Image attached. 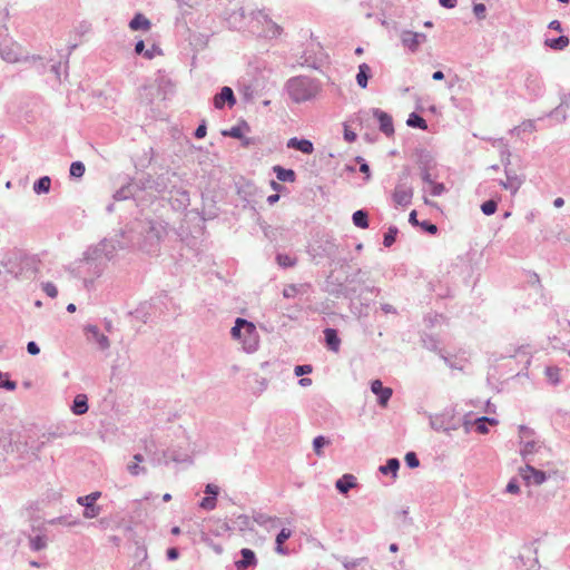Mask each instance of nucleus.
I'll return each mask as SVG.
<instances>
[{
	"instance_id": "f257e3e1",
	"label": "nucleus",
	"mask_w": 570,
	"mask_h": 570,
	"mask_svg": "<svg viewBox=\"0 0 570 570\" xmlns=\"http://www.w3.org/2000/svg\"><path fill=\"white\" fill-rule=\"evenodd\" d=\"M125 233L115 234L86 249L73 272L77 277L82 279L83 286L88 291L92 288L95 281L104 274L108 263L118 257V252L125 250L129 246V240H125Z\"/></svg>"
},
{
	"instance_id": "f03ea898",
	"label": "nucleus",
	"mask_w": 570,
	"mask_h": 570,
	"mask_svg": "<svg viewBox=\"0 0 570 570\" xmlns=\"http://www.w3.org/2000/svg\"><path fill=\"white\" fill-rule=\"evenodd\" d=\"M125 233V240H129V246H137L141 252L154 255L159 252L160 243L166 236V225L159 219H145L137 223L136 227L127 230H120L118 234Z\"/></svg>"
},
{
	"instance_id": "7ed1b4c3",
	"label": "nucleus",
	"mask_w": 570,
	"mask_h": 570,
	"mask_svg": "<svg viewBox=\"0 0 570 570\" xmlns=\"http://www.w3.org/2000/svg\"><path fill=\"white\" fill-rule=\"evenodd\" d=\"M176 305L167 292H159L148 302L141 303L132 313L135 318L148 323L166 314H176Z\"/></svg>"
},
{
	"instance_id": "20e7f679",
	"label": "nucleus",
	"mask_w": 570,
	"mask_h": 570,
	"mask_svg": "<svg viewBox=\"0 0 570 570\" xmlns=\"http://www.w3.org/2000/svg\"><path fill=\"white\" fill-rule=\"evenodd\" d=\"M289 99L295 104H302L314 99L321 88L320 82L306 76L289 78L284 87Z\"/></svg>"
},
{
	"instance_id": "39448f33",
	"label": "nucleus",
	"mask_w": 570,
	"mask_h": 570,
	"mask_svg": "<svg viewBox=\"0 0 570 570\" xmlns=\"http://www.w3.org/2000/svg\"><path fill=\"white\" fill-rule=\"evenodd\" d=\"M230 335L234 340H237L242 343L243 350L246 353H253L258 348V334L254 323L237 317L234 326L230 330Z\"/></svg>"
},
{
	"instance_id": "423d86ee",
	"label": "nucleus",
	"mask_w": 570,
	"mask_h": 570,
	"mask_svg": "<svg viewBox=\"0 0 570 570\" xmlns=\"http://www.w3.org/2000/svg\"><path fill=\"white\" fill-rule=\"evenodd\" d=\"M181 179L179 175L174 170H166L155 178L151 176H148L144 180H141V187L142 189H153L159 194L168 193L174 194V191L177 189V187L180 185Z\"/></svg>"
},
{
	"instance_id": "0eeeda50",
	"label": "nucleus",
	"mask_w": 570,
	"mask_h": 570,
	"mask_svg": "<svg viewBox=\"0 0 570 570\" xmlns=\"http://www.w3.org/2000/svg\"><path fill=\"white\" fill-rule=\"evenodd\" d=\"M10 446H12L20 454H32L38 456V453L46 445L40 435H37L32 429L26 430V435L18 434L17 438H11Z\"/></svg>"
},
{
	"instance_id": "6e6552de",
	"label": "nucleus",
	"mask_w": 570,
	"mask_h": 570,
	"mask_svg": "<svg viewBox=\"0 0 570 570\" xmlns=\"http://www.w3.org/2000/svg\"><path fill=\"white\" fill-rule=\"evenodd\" d=\"M429 423L435 432H443L451 435L452 431L460 428V421L456 419L455 406H446L442 412L429 415Z\"/></svg>"
},
{
	"instance_id": "1a4fd4ad",
	"label": "nucleus",
	"mask_w": 570,
	"mask_h": 570,
	"mask_svg": "<svg viewBox=\"0 0 570 570\" xmlns=\"http://www.w3.org/2000/svg\"><path fill=\"white\" fill-rule=\"evenodd\" d=\"M338 245L335 242V238L328 235H323L322 237L314 240V243L308 248V254L311 257L316 261L317 258H327L331 262H335L338 253Z\"/></svg>"
},
{
	"instance_id": "9d476101",
	"label": "nucleus",
	"mask_w": 570,
	"mask_h": 570,
	"mask_svg": "<svg viewBox=\"0 0 570 570\" xmlns=\"http://www.w3.org/2000/svg\"><path fill=\"white\" fill-rule=\"evenodd\" d=\"M327 55L321 43H309L303 50L298 63L313 70H322L326 63Z\"/></svg>"
},
{
	"instance_id": "9b49d317",
	"label": "nucleus",
	"mask_w": 570,
	"mask_h": 570,
	"mask_svg": "<svg viewBox=\"0 0 570 570\" xmlns=\"http://www.w3.org/2000/svg\"><path fill=\"white\" fill-rule=\"evenodd\" d=\"M410 176L409 168H404L403 171L399 176L397 184L395 186L393 193V200L396 205L406 207L412 203L413 198V188L407 183V178Z\"/></svg>"
},
{
	"instance_id": "f8f14e48",
	"label": "nucleus",
	"mask_w": 570,
	"mask_h": 570,
	"mask_svg": "<svg viewBox=\"0 0 570 570\" xmlns=\"http://www.w3.org/2000/svg\"><path fill=\"white\" fill-rule=\"evenodd\" d=\"M416 164L420 168L421 178L424 183H432V171L436 167V160L433 154L424 148L416 149Z\"/></svg>"
},
{
	"instance_id": "ddd939ff",
	"label": "nucleus",
	"mask_w": 570,
	"mask_h": 570,
	"mask_svg": "<svg viewBox=\"0 0 570 570\" xmlns=\"http://www.w3.org/2000/svg\"><path fill=\"white\" fill-rule=\"evenodd\" d=\"M524 88L528 94L527 98L531 101L543 96L546 88L538 71L528 70L524 73Z\"/></svg>"
},
{
	"instance_id": "4468645a",
	"label": "nucleus",
	"mask_w": 570,
	"mask_h": 570,
	"mask_svg": "<svg viewBox=\"0 0 570 570\" xmlns=\"http://www.w3.org/2000/svg\"><path fill=\"white\" fill-rule=\"evenodd\" d=\"M100 497V491H94L89 494L80 495L76 499V502L83 507V518L95 519L101 513L102 508L96 503Z\"/></svg>"
},
{
	"instance_id": "2eb2a0df",
	"label": "nucleus",
	"mask_w": 570,
	"mask_h": 570,
	"mask_svg": "<svg viewBox=\"0 0 570 570\" xmlns=\"http://www.w3.org/2000/svg\"><path fill=\"white\" fill-rule=\"evenodd\" d=\"M502 164L504 166V173H505L507 180H500L499 184L505 190H509L512 195H514L522 186L524 178L519 176L514 170L509 168L510 154H508V156L505 158H502Z\"/></svg>"
},
{
	"instance_id": "dca6fc26",
	"label": "nucleus",
	"mask_w": 570,
	"mask_h": 570,
	"mask_svg": "<svg viewBox=\"0 0 570 570\" xmlns=\"http://www.w3.org/2000/svg\"><path fill=\"white\" fill-rule=\"evenodd\" d=\"M519 474L528 485H541L551 476L549 472L538 470L529 462L525 464L524 468L519 469Z\"/></svg>"
},
{
	"instance_id": "f3484780",
	"label": "nucleus",
	"mask_w": 570,
	"mask_h": 570,
	"mask_svg": "<svg viewBox=\"0 0 570 570\" xmlns=\"http://www.w3.org/2000/svg\"><path fill=\"white\" fill-rule=\"evenodd\" d=\"M26 61L31 62L39 73H45L49 69L58 80H60L62 72H65L66 76L68 75L67 69H65V62L62 63L61 61L49 65V62H45L43 58L40 56L27 57Z\"/></svg>"
},
{
	"instance_id": "a211bd4d",
	"label": "nucleus",
	"mask_w": 570,
	"mask_h": 570,
	"mask_svg": "<svg viewBox=\"0 0 570 570\" xmlns=\"http://www.w3.org/2000/svg\"><path fill=\"white\" fill-rule=\"evenodd\" d=\"M237 100L233 89L228 86H224L213 97V106L217 110H223L225 107L233 108L236 105Z\"/></svg>"
},
{
	"instance_id": "6ab92c4d",
	"label": "nucleus",
	"mask_w": 570,
	"mask_h": 570,
	"mask_svg": "<svg viewBox=\"0 0 570 570\" xmlns=\"http://www.w3.org/2000/svg\"><path fill=\"white\" fill-rule=\"evenodd\" d=\"M372 115L377 120L380 130L386 137H391L394 135L395 130L393 125V118L390 114L380 108H373Z\"/></svg>"
},
{
	"instance_id": "aec40b11",
	"label": "nucleus",
	"mask_w": 570,
	"mask_h": 570,
	"mask_svg": "<svg viewBox=\"0 0 570 570\" xmlns=\"http://www.w3.org/2000/svg\"><path fill=\"white\" fill-rule=\"evenodd\" d=\"M239 556L240 558L234 562L236 570H254L257 567L258 560L256 553L252 549H240Z\"/></svg>"
},
{
	"instance_id": "412c9836",
	"label": "nucleus",
	"mask_w": 570,
	"mask_h": 570,
	"mask_svg": "<svg viewBox=\"0 0 570 570\" xmlns=\"http://www.w3.org/2000/svg\"><path fill=\"white\" fill-rule=\"evenodd\" d=\"M85 333L89 342H95L101 351L109 348L110 342L107 335L100 332L99 327L94 324L85 326Z\"/></svg>"
},
{
	"instance_id": "4be33fe9",
	"label": "nucleus",
	"mask_w": 570,
	"mask_h": 570,
	"mask_svg": "<svg viewBox=\"0 0 570 570\" xmlns=\"http://www.w3.org/2000/svg\"><path fill=\"white\" fill-rule=\"evenodd\" d=\"M140 187L141 181L138 184L135 183L134 179H130L127 184L122 185L119 189L115 191L112 198L117 202L135 198L139 191L145 190Z\"/></svg>"
},
{
	"instance_id": "5701e85b",
	"label": "nucleus",
	"mask_w": 570,
	"mask_h": 570,
	"mask_svg": "<svg viewBox=\"0 0 570 570\" xmlns=\"http://www.w3.org/2000/svg\"><path fill=\"white\" fill-rule=\"evenodd\" d=\"M158 463L168 464L170 462L185 463L191 462L190 455L183 450L176 448H167L163 451V458L157 459Z\"/></svg>"
},
{
	"instance_id": "b1692460",
	"label": "nucleus",
	"mask_w": 570,
	"mask_h": 570,
	"mask_svg": "<svg viewBox=\"0 0 570 570\" xmlns=\"http://www.w3.org/2000/svg\"><path fill=\"white\" fill-rule=\"evenodd\" d=\"M371 391L376 395L377 404L382 407L387 405L393 394L392 389L384 386L381 380H373L371 382Z\"/></svg>"
},
{
	"instance_id": "393cba45",
	"label": "nucleus",
	"mask_w": 570,
	"mask_h": 570,
	"mask_svg": "<svg viewBox=\"0 0 570 570\" xmlns=\"http://www.w3.org/2000/svg\"><path fill=\"white\" fill-rule=\"evenodd\" d=\"M238 94L245 104H252L258 96L257 85L253 80H242L237 85Z\"/></svg>"
},
{
	"instance_id": "a878e982",
	"label": "nucleus",
	"mask_w": 570,
	"mask_h": 570,
	"mask_svg": "<svg viewBox=\"0 0 570 570\" xmlns=\"http://www.w3.org/2000/svg\"><path fill=\"white\" fill-rule=\"evenodd\" d=\"M170 195V204L175 210L187 209V207L190 204V196L188 190L181 188L179 185L177 189L174 191V194Z\"/></svg>"
},
{
	"instance_id": "bb28decb",
	"label": "nucleus",
	"mask_w": 570,
	"mask_h": 570,
	"mask_svg": "<svg viewBox=\"0 0 570 570\" xmlns=\"http://www.w3.org/2000/svg\"><path fill=\"white\" fill-rule=\"evenodd\" d=\"M324 334V344L326 348L331 352L337 353L341 348V337L338 335V331L333 327H326L323 331Z\"/></svg>"
},
{
	"instance_id": "cd10ccee",
	"label": "nucleus",
	"mask_w": 570,
	"mask_h": 570,
	"mask_svg": "<svg viewBox=\"0 0 570 570\" xmlns=\"http://www.w3.org/2000/svg\"><path fill=\"white\" fill-rule=\"evenodd\" d=\"M286 147L288 149L298 150L305 155H311L314 151V145L309 139L292 137L287 140Z\"/></svg>"
},
{
	"instance_id": "c85d7f7f",
	"label": "nucleus",
	"mask_w": 570,
	"mask_h": 570,
	"mask_svg": "<svg viewBox=\"0 0 570 570\" xmlns=\"http://www.w3.org/2000/svg\"><path fill=\"white\" fill-rule=\"evenodd\" d=\"M40 532L36 535H29V548L32 552H39L48 547V538L43 527L37 528Z\"/></svg>"
},
{
	"instance_id": "c756f323",
	"label": "nucleus",
	"mask_w": 570,
	"mask_h": 570,
	"mask_svg": "<svg viewBox=\"0 0 570 570\" xmlns=\"http://www.w3.org/2000/svg\"><path fill=\"white\" fill-rule=\"evenodd\" d=\"M419 37H421L420 32L404 30L401 33V42L405 48L409 49V51L415 53L421 45V40H419Z\"/></svg>"
},
{
	"instance_id": "7c9ffc66",
	"label": "nucleus",
	"mask_w": 570,
	"mask_h": 570,
	"mask_svg": "<svg viewBox=\"0 0 570 570\" xmlns=\"http://www.w3.org/2000/svg\"><path fill=\"white\" fill-rule=\"evenodd\" d=\"M253 521L266 530L274 529L282 523V520L277 517H272L263 512H255L253 514Z\"/></svg>"
},
{
	"instance_id": "2f4dec72",
	"label": "nucleus",
	"mask_w": 570,
	"mask_h": 570,
	"mask_svg": "<svg viewBox=\"0 0 570 570\" xmlns=\"http://www.w3.org/2000/svg\"><path fill=\"white\" fill-rule=\"evenodd\" d=\"M357 487L356 478L351 473L343 474L335 482V489L341 494H347L350 490Z\"/></svg>"
},
{
	"instance_id": "473e14b6",
	"label": "nucleus",
	"mask_w": 570,
	"mask_h": 570,
	"mask_svg": "<svg viewBox=\"0 0 570 570\" xmlns=\"http://www.w3.org/2000/svg\"><path fill=\"white\" fill-rule=\"evenodd\" d=\"M291 537H292V530L291 529L282 528L279 530V532L277 533L276 539H275V551L278 554H282V556H288L289 554V550H288L287 547H285L284 543Z\"/></svg>"
},
{
	"instance_id": "72a5a7b5",
	"label": "nucleus",
	"mask_w": 570,
	"mask_h": 570,
	"mask_svg": "<svg viewBox=\"0 0 570 570\" xmlns=\"http://www.w3.org/2000/svg\"><path fill=\"white\" fill-rule=\"evenodd\" d=\"M342 563L345 570H372V567L370 566V560L366 557L351 560L344 558Z\"/></svg>"
},
{
	"instance_id": "f704fd0d",
	"label": "nucleus",
	"mask_w": 570,
	"mask_h": 570,
	"mask_svg": "<svg viewBox=\"0 0 570 570\" xmlns=\"http://www.w3.org/2000/svg\"><path fill=\"white\" fill-rule=\"evenodd\" d=\"M400 465L401 463L397 458H390L384 464L379 466V472L383 475H391L393 479H396Z\"/></svg>"
},
{
	"instance_id": "c9c22d12",
	"label": "nucleus",
	"mask_w": 570,
	"mask_h": 570,
	"mask_svg": "<svg viewBox=\"0 0 570 570\" xmlns=\"http://www.w3.org/2000/svg\"><path fill=\"white\" fill-rule=\"evenodd\" d=\"M344 284L335 278L334 273L331 272L325 279V291L334 296H340L343 293Z\"/></svg>"
},
{
	"instance_id": "e433bc0d",
	"label": "nucleus",
	"mask_w": 570,
	"mask_h": 570,
	"mask_svg": "<svg viewBox=\"0 0 570 570\" xmlns=\"http://www.w3.org/2000/svg\"><path fill=\"white\" fill-rule=\"evenodd\" d=\"M273 171L281 183H294L296 180V173L292 168H285L281 165H275Z\"/></svg>"
},
{
	"instance_id": "4c0bfd02",
	"label": "nucleus",
	"mask_w": 570,
	"mask_h": 570,
	"mask_svg": "<svg viewBox=\"0 0 570 570\" xmlns=\"http://www.w3.org/2000/svg\"><path fill=\"white\" fill-rule=\"evenodd\" d=\"M421 343L424 348L431 352L438 353L440 356V352H443L442 348H440V341L436 336L429 334V333H422L421 336Z\"/></svg>"
},
{
	"instance_id": "58836bf2",
	"label": "nucleus",
	"mask_w": 570,
	"mask_h": 570,
	"mask_svg": "<svg viewBox=\"0 0 570 570\" xmlns=\"http://www.w3.org/2000/svg\"><path fill=\"white\" fill-rule=\"evenodd\" d=\"M151 27V22L148 18L145 17V14L137 12L132 17V19L129 21V28L134 31L142 30L147 31Z\"/></svg>"
},
{
	"instance_id": "ea45409f",
	"label": "nucleus",
	"mask_w": 570,
	"mask_h": 570,
	"mask_svg": "<svg viewBox=\"0 0 570 570\" xmlns=\"http://www.w3.org/2000/svg\"><path fill=\"white\" fill-rule=\"evenodd\" d=\"M70 409L75 415H82L87 413L89 409L87 395L77 394L72 401Z\"/></svg>"
},
{
	"instance_id": "a19ab883",
	"label": "nucleus",
	"mask_w": 570,
	"mask_h": 570,
	"mask_svg": "<svg viewBox=\"0 0 570 570\" xmlns=\"http://www.w3.org/2000/svg\"><path fill=\"white\" fill-rule=\"evenodd\" d=\"M372 77L371 67L363 62L358 66V71L356 73V83L360 88L365 89L368 85V80Z\"/></svg>"
},
{
	"instance_id": "79ce46f5",
	"label": "nucleus",
	"mask_w": 570,
	"mask_h": 570,
	"mask_svg": "<svg viewBox=\"0 0 570 570\" xmlns=\"http://www.w3.org/2000/svg\"><path fill=\"white\" fill-rule=\"evenodd\" d=\"M263 18L265 21L264 37L274 39L281 36L283 28L276 22H274L272 19H269L267 14H263Z\"/></svg>"
},
{
	"instance_id": "37998d69",
	"label": "nucleus",
	"mask_w": 570,
	"mask_h": 570,
	"mask_svg": "<svg viewBox=\"0 0 570 570\" xmlns=\"http://www.w3.org/2000/svg\"><path fill=\"white\" fill-rule=\"evenodd\" d=\"M134 51L136 55L142 56L146 59H153L156 53H161V49L156 45H153L150 49L145 48L144 40L136 42Z\"/></svg>"
},
{
	"instance_id": "c03bdc74",
	"label": "nucleus",
	"mask_w": 570,
	"mask_h": 570,
	"mask_svg": "<svg viewBox=\"0 0 570 570\" xmlns=\"http://www.w3.org/2000/svg\"><path fill=\"white\" fill-rule=\"evenodd\" d=\"M80 523H81L80 519L73 518L71 514L60 515V517H56V518L46 520V524H49V525L61 524V525L69 527V528L77 527Z\"/></svg>"
},
{
	"instance_id": "a18cd8bd",
	"label": "nucleus",
	"mask_w": 570,
	"mask_h": 570,
	"mask_svg": "<svg viewBox=\"0 0 570 570\" xmlns=\"http://www.w3.org/2000/svg\"><path fill=\"white\" fill-rule=\"evenodd\" d=\"M570 43V39L568 36L560 35L559 37L548 38L544 41V45L552 50L561 51L566 49Z\"/></svg>"
},
{
	"instance_id": "49530a36",
	"label": "nucleus",
	"mask_w": 570,
	"mask_h": 570,
	"mask_svg": "<svg viewBox=\"0 0 570 570\" xmlns=\"http://www.w3.org/2000/svg\"><path fill=\"white\" fill-rule=\"evenodd\" d=\"M156 82L158 85V88L160 91L164 92V95L173 94L174 92V83L171 79L161 70L158 71L156 77Z\"/></svg>"
},
{
	"instance_id": "de8ad7c7",
	"label": "nucleus",
	"mask_w": 570,
	"mask_h": 570,
	"mask_svg": "<svg viewBox=\"0 0 570 570\" xmlns=\"http://www.w3.org/2000/svg\"><path fill=\"white\" fill-rule=\"evenodd\" d=\"M51 188V178L49 176H41L32 186V190L37 195L48 194Z\"/></svg>"
},
{
	"instance_id": "09e8293b",
	"label": "nucleus",
	"mask_w": 570,
	"mask_h": 570,
	"mask_svg": "<svg viewBox=\"0 0 570 570\" xmlns=\"http://www.w3.org/2000/svg\"><path fill=\"white\" fill-rule=\"evenodd\" d=\"M353 224L362 229H366L370 226L368 213L365 209H358L352 215Z\"/></svg>"
},
{
	"instance_id": "8fccbe9b",
	"label": "nucleus",
	"mask_w": 570,
	"mask_h": 570,
	"mask_svg": "<svg viewBox=\"0 0 570 570\" xmlns=\"http://www.w3.org/2000/svg\"><path fill=\"white\" fill-rule=\"evenodd\" d=\"M244 131H249V126L245 120L240 121L236 126H233L228 130H224L223 135L240 140L243 139Z\"/></svg>"
},
{
	"instance_id": "3c124183",
	"label": "nucleus",
	"mask_w": 570,
	"mask_h": 570,
	"mask_svg": "<svg viewBox=\"0 0 570 570\" xmlns=\"http://www.w3.org/2000/svg\"><path fill=\"white\" fill-rule=\"evenodd\" d=\"M406 125L411 128H416V129H421V130L428 129L426 120L415 111H413L409 115V117L406 119Z\"/></svg>"
},
{
	"instance_id": "603ef678",
	"label": "nucleus",
	"mask_w": 570,
	"mask_h": 570,
	"mask_svg": "<svg viewBox=\"0 0 570 570\" xmlns=\"http://www.w3.org/2000/svg\"><path fill=\"white\" fill-rule=\"evenodd\" d=\"M520 454L523 460H528V456L535 453L539 449V444L535 440L520 441Z\"/></svg>"
},
{
	"instance_id": "864d4df0",
	"label": "nucleus",
	"mask_w": 570,
	"mask_h": 570,
	"mask_svg": "<svg viewBox=\"0 0 570 570\" xmlns=\"http://www.w3.org/2000/svg\"><path fill=\"white\" fill-rule=\"evenodd\" d=\"M86 171V166L82 161L76 160L70 164L69 167V177L72 179H80L83 177Z\"/></svg>"
},
{
	"instance_id": "5fc2aeb1",
	"label": "nucleus",
	"mask_w": 570,
	"mask_h": 570,
	"mask_svg": "<svg viewBox=\"0 0 570 570\" xmlns=\"http://www.w3.org/2000/svg\"><path fill=\"white\" fill-rule=\"evenodd\" d=\"M544 373L551 385L557 386L560 383V368L558 366H547Z\"/></svg>"
},
{
	"instance_id": "6e6d98bb",
	"label": "nucleus",
	"mask_w": 570,
	"mask_h": 570,
	"mask_svg": "<svg viewBox=\"0 0 570 570\" xmlns=\"http://www.w3.org/2000/svg\"><path fill=\"white\" fill-rule=\"evenodd\" d=\"M234 525L233 528L234 529H238L239 531H245V530H252V520L248 515L246 514H239L235 520H234Z\"/></svg>"
},
{
	"instance_id": "4d7b16f0",
	"label": "nucleus",
	"mask_w": 570,
	"mask_h": 570,
	"mask_svg": "<svg viewBox=\"0 0 570 570\" xmlns=\"http://www.w3.org/2000/svg\"><path fill=\"white\" fill-rule=\"evenodd\" d=\"M331 443V440L325 435H317L313 440V450L316 455L323 454V449Z\"/></svg>"
},
{
	"instance_id": "13d9d810",
	"label": "nucleus",
	"mask_w": 570,
	"mask_h": 570,
	"mask_svg": "<svg viewBox=\"0 0 570 570\" xmlns=\"http://www.w3.org/2000/svg\"><path fill=\"white\" fill-rule=\"evenodd\" d=\"M276 262L277 264L283 268H289L296 265V258L285 254V253H277L276 254Z\"/></svg>"
},
{
	"instance_id": "bf43d9fd",
	"label": "nucleus",
	"mask_w": 570,
	"mask_h": 570,
	"mask_svg": "<svg viewBox=\"0 0 570 570\" xmlns=\"http://www.w3.org/2000/svg\"><path fill=\"white\" fill-rule=\"evenodd\" d=\"M399 228L394 225H391L383 236V245L385 247H391L397 237Z\"/></svg>"
},
{
	"instance_id": "052dcab7",
	"label": "nucleus",
	"mask_w": 570,
	"mask_h": 570,
	"mask_svg": "<svg viewBox=\"0 0 570 570\" xmlns=\"http://www.w3.org/2000/svg\"><path fill=\"white\" fill-rule=\"evenodd\" d=\"M0 389L12 392L17 389V382L12 381L8 373L0 371Z\"/></svg>"
},
{
	"instance_id": "680f3d73",
	"label": "nucleus",
	"mask_w": 570,
	"mask_h": 570,
	"mask_svg": "<svg viewBox=\"0 0 570 570\" xmlns=\"http://www.w3.org/2000/svg\"><path fill=\"white\" fill-rule=\"evenodd\" d=\"M202 542H204L207 547H209L216 554H222L224 552V548L220 543L215 542L208 534L203 533Z\"/></svg>"
},
{
	"instance_id": "e2e57ef3",
	"label": "nucleus",
	"mask_w": 570,
	"mask_h": 570,
	"mask_svg": "<svg viewBox=\"0 0 570 570\" xmlns=\"http://www.w3.org/2000/svg\"><path fill=\"white\" fill-rule=\"evenodd\" d=\"M355 163L360 166L358 170L364 174V180H370L371 179V168H370V165L366 161L365 158H363L362 156H356L354 158Z\"/></svg>"
},
{
	"instance_id": "0e129e2a",
	"label": "nucleus",
	"mask_w": 570,
	"mask_h": 570,
	"mask_svg": "<svg viewBox=\"0 0 570 570\" xmlns=\"http://www.w3.org/2000/svg\"><path fill=\"white\" fill-rule=\"evenodd\" d=\"M497 209H498V202L493 198L488 199L481 204V212L485 216L493 215L497 212Z\"/></svg>"
},
{
	"instance_id": "69168bd1",
	"label": "nucleus",
	"mask_w": 570,
	"mask_h": 570,
	"mask_svg": "<svg viewBox=\"0 0 570 570\" xmlns=\"http://www.w3.org/2000/svg\"><path fill=\"white\" fill-rule=\"evenodd\" d=\"M444 316L439 313H429L423 317V322L428 328H433L436 324L440 323L441 320H443Z\"/></svg>"
},
{
	"instance_id": "338daca9",
	"label": "nucleus",
	"mask_w": 570,
	"mask_h": 570,
	"mask_svg": "<svg viewBox=\"0 0 570 570\" xmlns=\"http://www.w3.org/2000/svg\"><path fill=\"white\" fill-rule=\"evenodd\" d=\"M547 116L549 118L554 119L557 122H562L567 119L566 107L559 105L553 110H551Z\"/></svg>"
},
{
	"instance_id": "774afa93",
	"label": "nucleus",
	"mask_w": 570,
	"mask_h": 570,
	"mask_svg": "<svg viewBox=\"0 0 570 570\" xmlns=\"http://www.w3.org/2000/svg\"><path fill=\"white\" fill-rule=\"evenodd\" d=\"M405 464L409 469H415L420 466V459L413 451H409L404 456Z\"/></svg>"
}]
</instances>
